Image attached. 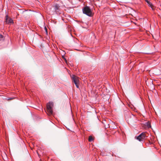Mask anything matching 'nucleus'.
<instances>
[{"label":"nucleus","mask_w":161,"mask_h":161,"mask_svg":"<svg viewBox=\"0 0 161 161\" xmlns=\"http://www.w3.org/2000/svg\"><path fill=\"white\" fill-rule=\"evenodd\" d=\"M24 12V11H23L22 13H23Z\"/></svg>","instance_id":"18"},{"label":"nucleus","mask_w":161,"mask_h":161,"mask_svg":"<svg viewBox=\"0 0 161 161\" xmlns=\"http://www.w3.org/2000/svg\"><path fill=\"white\" fill-rule=\"evenodd\" d=\"M147 133L146 132H143L138 136H135V138L140 142H143L147 137Z\"/></svg>","instance_id":"1"},{"label":"nucleus","mask_w":161,"mask_h":161,"mask_svg":"<svg viewBox=\"0 0 161 161\" xmlns=\"http://www.w3.org/2000/svg\"><path fill=\"white\" fill-rule=\"evenodd\" d=\"M93 140V138L92 136H90L89 137V142H92Z\"/></svg>","instance_id":"11"},{"label":"nucleus","mask_w":161,"mask_h":161,"mask_svg":"<svg viewBox=\"0 0 161 161\" xmlns=\"http://www.w3.org/2000/svg\"><path fill=\"white\" fill-rule=\"evenodd\" d=\"M83 12L84 14H86L87 15L91 17L92 15V10L89 6H86L82 9Z\"/></svg>","instance_id":"2"},{"label":"nucleus","mask_w":161,"mask_h":161,"mask_svg":"<svg viewBox=\"0 0 161 161\" xmlns=\"http://www.w3.org/2000/svg\"><path fill=\"white\" fill-rule=\"evenodd\" d=\"M60 6L58 4H56L53 7L54 11H53L52 14H60L59 9Z\"/></svg>","instance_id":"4"},{"label":"nucleus","mask_w":161,"mask_h":161,"mask_svg":"<svg viewBox=\"0 0 161 161\" xmlns=\"http://www.w3.org/2000/svg\"><path fill=\"white\" fill-rule=\"evenodd\" d=\"M106 134H107V136H108V135H109V132H108V133H106Z\"/></svg>","instance_id":"15"},{"label":"nucleus","mask_w":161,"mask_h":161,"mask_svg":"<svg viewBox=\"0 0 161 161\" xmlns=\"http://www.w3.org/2000/svg\"><path fill=\"white\" fill-rule=\"evenodd\" d=\"M72 79L73 82H74L75 85L78 83L79 81L78 77L74 75H73L72 77Z\"/></svg>","instance_id":"5"},{"label":"nucleus","mask_w":161,"mask_h":161,"mask_svg":"<svg viewBox=\"0 0 161 161\" xmlns=\"http://www.w3.org/2000/svg\"><path fill=\"white\" fill-rule=\"evenodd\" d=\"M53 102H50L47 104V111L50 114H52L53 113Z\"/></svg>","instance_id":"3"},{"label":"nucleus","mask_w":161,"mask_h":161,"mask_svg":"<svg viewBox=\"0 0 161 161\" xmlns=\"http://www.w3.org/2000/svg\"><path fill=\"white\" fill-rule=\"evenodd\" d=\"M13 99V98H10L9 99Z\"/></svg>","instance_id":"17"},{"label":"nucleus","mask_w":161,"mask_h":161,"mask_svg":"<svg viewBox=\"0 0 161 161\" xmlns=\"http://www.w3.org/2000/svg\"><path fill=\"white\" fill-rule=\"evenodd\" d=\"M18 10L20 11H21L22 10V9H18Z\"/></svg>","instance_id":"16"},{"label":"nucleus","mask_w":161,"mask_h":161,"mask_svg":"<svg viewBox=\"0 0 161 161\" xmlns=\"http://www.w3.org/2000/svg\"><path fill=\"white\" fill-rule=\"evenodd\" d=\"M76 87L78 88L79 87V86L78 84V83H77L76 85H75Z\"/></svg>","instance_id":"14"},{"label":"nucleus","mask_w":161,"mask_h":161,"mask_svg":"<svg viewBox=\"0 0 161 161\" xmlns=\"http://www.w3.org/2000/svg\"><path fill=\"white\" fill-rule=\"evenodd\" d=\"M145 1L147 3L149 4V5L152 8V3H151L149 1L147 0H146Z\"/></svg>","instance_id":"9"},{"label":"nucleus","mask_w":161,"mask_h":161,"mask_svg":"<svg viewBox=\"0 0 161 161\" xmlns=\"http://www.w3.org/2000/svg\"><path fill=\"white\" fill-rule=\"evenodd\" d=\"M4 39L3 36L2 34H0V41L3 40Z\"/></svg>","instance_id":"10"},{"label":"nucleus","mask_w":161,"mask_h":161,"mask_svg":"<svg viewBox=\"0 0 161 161\" xmlns=\"http://www.w3.org/2000/svg\"><path fill=\"white\" fill-rule=\"evenodd\" d=\"M117 128L115 123L113 122H111V128L112 129H116Z\"/></svg>","instance_id":"8"},{"label":"nucleus","mask_w":161,"mask_h":161,"mask_svg":"<svg viewBox=\"0 0 161 161\" xmlns=\"http://www.w3.org/2000/svg\"><path fill=\"white\" fill-rule=\"evenodd\" d=\"M5 18L7 23L8 24L13 23V21L12 19L11 18L8 17L7 15H6Z\"/></svg>","instance_id":"6"},{"label":"nucleus","mask_w":161,"mask_h":161,"mask_svg":"<svg viewBox=\"0 0 161 161\" xmlns=\"http://www.w3.org/2000/svg\"><path fill=\"white\" fill-rule=\"evenodd\" d=\"M44 29L46 32V33L47 34V28L46 27H45L44 28Z\"/></svg>","instance_id":"13"},{"label":"nucleus","mask_w":161,"mask_h":161,"mask_svg":"<svg viewBox=\"0 0 161 161\" xmlns=\"http://www.w3.org/2000/svg\"><path fill=\"white\" fill-rule=\"evenodd\" d=\"M145 125L148 128L151 127V124L149 121L146 122L145 124Z\"/></svg>","instance_id":"7"},{"label":"nucleus","mask_w":161,"mask_h":161,"mask_svg":"<svg viewBox=\"0 0 161 161\" xmlns=\"http://www.w3.org/2000/svg\"><path fill=\"white\" fill-rule=\"evenodd\" d=\"M105 128H108L109 127V124H108L107 125H105Z\"/></svg>","instance_id":"12"}]
</instances>
